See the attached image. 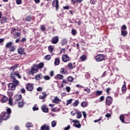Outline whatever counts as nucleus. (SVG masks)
I'll return each mask as SVG.
<instances>
[{
	"label": "nucleus",
	"mask_w": 130,
	"mask_h": 130,
	"mask_svg": "<svg viewBox=\"0 0 130 130\" xmlns=\"http://www.w3.org/2000/svg\"><path fill=\"white\" fill-rule=\"evenodd\" d=\"M12 83L9 84V88L12 91H15L16 90V87L17 86H18L19 82L16 78L14 79L11 80Z\"/></svg>",
	"instance_id": "1"
},
{
	"label": "nucleus",
	"mask_w": 130,
	"mask_h": 130,
	"mask_svg": "<svg viewBox=\"0 0 130 130\" xmlns=\"http://www.w3.org/2000/svg\"><path fill=\"white\" fill-rule=\"evenodd\" d=\"M1 116H2L3 120H7L10 118V114L6 112H3L1 113Z\"/></svg>",
	"instance_id": "2"
},
{
	"label": "nucleus",
	"mask_w": 130,
	"mask_h": 130,
	"mask_svg": "<svg viewBox=\"0 0 130 130\" xmlns=\"http://www.w3.org/2000/svg\"><path fill=\"white\" fill-rule=\"evenodd\" d=\"M104 55L98 54L95 57V59L96 61H102L104 59Z\"/></svg>",
	"instance_id": "3"
},
{
	"label": "nucleus",
	"mask_w": 130,
	"mask_h": 130,
	"mask_svg": "<svg viewBox=\"0 0 130 130\" xmlns=\"http://www.w3.org/2000/svg\"><path fill=\"white\" fill-rule=\"evenodd\" d=\"M112 98H111V96H108L106 98V105H108L109 106H110V105H111V104H112Z\"/></svg>",
	"instance_id": "4"
},
{
	"label": "nucleus",
	"mask_w": 130,
	"mask_h": 130,
	"mask_svg": "<svg viewBox=\"0 0 130 130\" xmlns=\"http://www.w3.org/2000/svg\"><path fill=\"white\" fill-rule=\"evenodd\" d=\"M52 6L56 8V11L58 10V0H54L52 3Z\"/></svg>",
	"instance_id": "5"
},
{
	"label": "nucleus",
	"mask_w": 130,
	"mask_h": 130,
	"mask_svg": "<svg viewBox=\"0 0 130 130\" xmlns=\"http://www.w3.org/2000/svg\"><path fill=\"white\" fill-rule=\"evenodd\" d=\"M62 60L63 62L70 61V57L67 54H64L62 56Z\"/></svg>",
	"instance_id": "6"
},
{
	"label": "nucleus",
	"mask_w": 130,
	"mask_h": 130,
	"mask_svg": "<svg viewBox=\"0 0 130 130\" xmlns=\"http://www.w3.org/2000/svg\"><path fill=\"white\" fill-rule=\"evenodd\" d=\"M74 123V126L77 127V128H81V124L80 123V121L77 120H75L73 121Z\"/></svg>",
	"instance_id": "7"
},
{
	"label": "nucleus",
	"mask_w": 130,
	"mask_h": 130,
	"mask_svg": "<svg viewBox=\"0 0 130 130\" xmlns=\"http://www.w3.org/2000/svg\"><path fill=\"white\" fill-rule=\"evenodd\" d=\"M18 54H20L21 55H23V54H26V53L25 52L24 49L22 47H19L18 49Z\"/></svg>",
	"instance_id": "8"
},
{
	"label": "nucleus",
	"mask_w": 130,
	"mask_h": 130,
	"mask_svg": "<svg viewBox=\"0 0 130 130\" xmlns=\"http://www.w3.org/2000/svg\"><path fill=\"white\" fill-rule=\"evenodd\" d=\"M26 89L27 90V91H33V89H34V87H33V85L31 84H28L26 85Z\"/></svg>",
	"instance_id": "9"
},
{
	"label": "nucleus",
	"mask_w": 130,
	"mask_h": 130,
	"mask_svg": "<svg viewBox=\"0 0 130 130\" xmlns=\"http://www.w3.org/2000/svg\"><path fill=\"white\" fill-rule=\"evenodd\" d=\"M58 37L55 36L52 39V44H56L58 42Z\"/></svg>",
	"instance_id": "10"
},
{
	"label": "nucleus",
	"mask_w": 130,
	"mask_h": 130,
	"mask_svg": "<svg viewBox=\"0 0 130 130\" xmlns=\"http://www.w3.org/2000/svg\"><path fill=\"white\" fill-rule=\"evenodd\" d=\"M41 109L43 112L46 113L48 112V108L47 106H46V105H43L41 107Z\"/></svg>",
	"instance_id": "11"
},
{
	"label": "nucleus",
	"mask_w": 130,
	"mask_h": 130,
	"mask_svg": "<svg viewBox=\"0 0 130 130\" xmlns=\"http://www.w3.org/2000/svg\"><path fill=\"white\" fill-rule=\"evenodd\" d=\"M60 100L59 99L58 97L55 96L54 99L52 100L53 103H55L56 104H57V103H59L60 102Z\"/></svg>",
	"instance_id": "12"
},
{
	"label": "nucleus",
	"mask_w": 130,
	"mask_h": 130,
	"mask_svg": "<svg viewBox=\"0 0 130 130\" xmlns=\"http://www.w3.org/2000/svg\"><path fill=\"white\" fill-rule=\"evenodd\" d=\"M25 105V102L24 101H21L18 102V107L19 108H22Z\"/></svg>",
	"instance_id": "13"
},
{
	"label": "nucleus",
	"mask_w": 130,
	"mask_h": 130,
	"mask_svg": "<svg viewBox=\"0 0 130 130\" xmlns=\"http://www.w3.org/2000/svg\"><path fill=\"white\" fill-rule=\"evenodd\" d=\"M41 130H49V126L48 125L44 124L41 127Z\"/></svg>",
	"instance_id": "14"
},
{
	"label": "nucleus",
	"mask_w": 130,
	"mask_h": 130,
	"mask_svg": "<svg viewBox=\"0 0 130 130\" xmlns=\"http://www.w3.org/2000/svg\"><path fill=\"white\" fill-rule=\"evenodd\" d=\"M35 79H36L37 81H39V80L43 79V76H42V74H38L36 75Z\"/></svg>",
	"instance_id": "15"
},
{
	"label": "nucleus",
	"mask_w": 130,
	"mask_h": 130,
	"mask_svg": "<svg viewBox=\"0 0 130 130\" xmlns=\"http://www.w3.org/2000/svg\"><path fill=\"white\" fill-rule=\"evenodd\" d=\"M55 79H56V80H62V79H63V76L61 74H57L55 76Z\"/></svg>",
	"instance_id": "16"
},
{
	"label": "nucleus",
	"mask_w": 130,
	"mask_h": 130,
	"mask_svg": "<svg viewBox=\"0 0 130 130\" xmlns=\"http://www.w3.org/2000/svg\"><path fill=\"white\" fill-rule=\"evenodd\" d=\"M68 44V40L66 39H63L61 41V45L63 46L64 45H67Z\"/></svg>",
	"instance_id": "17"
},
{
	"label": "nucleus",
	"mask_w": 130,
	"mask_h": 130,
	"mask_svg": "<svg viewBox=\"0 0 130 130\" xmlns=\"http://www.w3.org/2000/svg\"><path fill=\"white\" fill-rule=\"evenodd\" d=\"M14 99L16 101H19V100H21L22 99V95L21 94H17L14 96Z\"/></svg>",
	"instance_id": "18"
},
{
	"label": "nucleus",
	"mask_w": 130,
	"mask_h": 130,
	"mask_svg": "<svg viewBox=\"0 0 130 130\" xmlns=\"http://www.w3.org/2000/svg\"><path fill=\"white\" fill-rule=\"evenodd\" d=\"M7 21H8V18H7L6 17H2L1 18V24L7 23Z\"/></svg>",
	"instance_id": "19"
},
{
	"label": "nucleus",
	"mask_w": 130,
	"mask_h": 130,
	"mask_svg": "<svg viewBox=\"0 0 130 130\" xmlns=\"http://www.w3.org/2000/svg\"><path fill=\"white\" fill-rule=\"evenodd\" d=\"M47 96V94H46V93H44V92H43L42 93V94H41L40 96H39V99H45V98H46V96Z\"/></svg>",
	"instance_id": "20"
},
{
	"label": "nucleus",
	"mask_w": 130,
	"mask_h": 130,
	"mask_svg": "<svg viewBox=\"0 0 130 130\" xmlns=\"http://www.w3.org/2000/svg\"><path fill=\"white\" fill-rule=\"evenodd\" d=\"M60 73L63 75H66V74L68 73V72L67 71L66 69H64V68H61Z\"/></svg>",
	"instance_id": "21"
},
{
	"label": "nucleus",
	"mask_w": 130,
	"mask_h": 130,
	"mask_svg": "<svg viewBox=\"0 0 130 130\" xmlns=\"http://www.w3.org/2000/svg\"><path fill=\"white\" fill-rule=\"evenodd\" d=\"M67 67L70 70H73V69H75V68H76V66H73V64H72V63H69Z\"/></svg>",
	"instance_id": "22"
},
{
	"label": "nucleus",
	"mask_w": 130,
	"mask_h": 130,
	"mask_svg": "<svg viewBox=\"0 0 130 130\" xmlns=\"http://www.w3.org/2000/svg\"><path fill=\"white\" fill-rule=\"evenodd\" d=\"M14 39H16V38H19V37H20L21 34L19 32H15L14 34Z\"/></svg>",
	"instance_id": "23"
},
{
	"label": "nucleus",
	"mask_w": 130,
	"mask_h": 130,
	"mask_svg": "<svg viewBox=\"0 0 130 130\" xmlns=\"http://www.w3.org/2000/svg\"><path fill=\"white\" fill-rule=\"evenodd\" d=\"M44 67V63L43 62H41L37 65V68L38 69H42Z\"/></svg>",
	"instance_id": "24"
},
{
	"label": "nucleus",
	"mask_w": 130,
	"mask_h": 130,
	"mask_svg": "<svg viewBox=\"0 0 130 130\" xmlns=\"http://www.w3.org/2000/svg\"><path fill=\"white\" fill-rule=\"evenodd\" d=\"M81 107L85 108V107H87V106H88V103H87V102H82V103L81 104Z\"/></svg>",
	"instance_id": "25"
},
{
	"label": "nucleus",
	"mask_w": 130,
	"mask_h": 130,
	"mask_svg": "<svg viewBox=\"0 0 130 130\" xmlns=\"http://www.w3.org/2000/svg\"><path fill=\"white\" fill-rule=\"evenodd\" d=\"M59 58H55L54 64L55 66H58L59 64Z\"/></svg>",
	"instance_id": "26"
},
{
	"label": "nucleus",
	"mask_w": 130,
	"mask_h": 130,
	"mask_svg": "<svg viewBox=\"0 0 130 130\" xmlns=\"http://www.w3.org/2000/svg\"><path fill=\"white\" fill-rule=\"evenodd\" d=\"M10 78L11 79V80H14L15 79H16V75H15V73H14V72H11L10 73Z\"/></svg>",
	"instance_id": "27"
},
{
	"label": "nucleus",
	"mask_w": 130,
	"mask_h": 130,
	"mask_svg": "<svg viewBox=\"0 0 130 130\" xmlns=\"http://www.w3.org/2000/svg\"><path fill=\"white\" fill-rule=\"evenodd\" d=\"M13 73H14V75L15 76H16V77H18V79H21V75H20V73H19V72H18V71L14 72L13 71Z\"/></svg>",
	"instance_id": "28"
},
{
	"label": "nucleus",
	"mask_w": 130,
	"mask_h": 130,
	"mask_svg": "<svg viewBox=\"0 0 130 130\" xmlns=\"http://www.w3.org/2000/svg\"><path fill=\"white\" fill-rule=\"evenodd\" d=\"M48 49L49 52H50V53H52L53 49H54V48L52 46L50 45L48 47Z\"/></svg>",
	"instance_id": "29"
},
{
	"label": "nucleus",
	"mask_w": 130,
	"mask_h": 130,
	"mask_svg": "<svg viewBox=\"0 0 130 130\" xmlns=\"http://www.w3.org/2000/svg\"><path fill=\"white\" fill-rule=\"evenodd\" d=\"M57 122L56 120H53L51 122V126L52 127H55L56 126V124Z\"/></svg>",
	"instance_id": "30"
},
{
	"label": "nucleus",
	"mask_w": 130,
	"mask_h": 130,
	"mask_svg": "<svg viewBox=\"0 0 130 130\" xmlns=\"http://www.w3.org/2000/svg\"><path fill=\"white\" fill-rule=\"evenodd\" d=\"M121 33L122 36H123L124 37L125 36H126V35H127V31H126V30H121Z\"/></svg>",
	"instance_id": "31"
},
{
	"label": "nucleus",
	"mask_w": 130,
	"mask_h": 130,
	"mask_svg": "<svg viewBox=\"0 0 130 130\" xmlns=\"http://www.w3.org/2000/svg\"><path fill=\"white\" fill-rule=\"evenodd\" d=\"M18 67H19V64H16L14 65V66L11 67L10 68V69L11 70H13V71L14 72V71H15V70H16L17 69V68H18Z\"/></svg>",
	"instance_id": "32"
},
{
	"label": "nucleus",
	"mask_w": 130,
	"mask_h": 130,
	"mask_svg": "<svg viewBox=\"0 0 130 130\" xmlns=\"http://www.w3.org/2000/svg\"><path fill=\"white\" fill-rule=\"evenodd\" d=\"M76 113H77V115H76L77 118L79 119L81 118V117H82V114L81 113V112H77Z\"/></svg>",
	"instance_id": "33"
},
{
	"label": "nucleus",
	"mask_w": 130,
	"mask_h": 130,
	"mask_svg": "<svg viewBox=\"0 0 130 130\" xmlns=\"http://www.w3.org/2000/svg\"><path fill=\"white\" fill-rule=\"evenodd\" d=\"M2 101L3 103H5V102H7V101H8V98H7V96H4L2 98Z\"/></svg>",
	"instance_id": "34"
},
{
	"label": "nucleus",
	"mask_w": 130,
	"mask_h": 130,
	"mask_svg": "<svg viewBox=\"0 0 130 130\" xmlns=\"http://www.w3.org/2000/svg\"><path fill=\"white\" fill-rule=\"evenodd\" d=\"M80 59H81V60L82 61H85V60H86V59H87V57L86 56V55H82L81 57H80Z\"/></svg>",
	"instance_id": "35"
},
{
	"label": "nucleus",
	"mask_w": 130,
	"mask_h": 130,
	"mask_svg": "<svg viewBox=\"0 0 130 130\" xmlns=\"http://www.w3.org/2000/svg\"><path fill=\"white\" fill-rule=\"evenodd\" d=\"M72 105L73 107H77V106L79 105V101H75V102L73 103Z\"/></svg>",
	"instance_id": "36"
},
{
	"label": "nucleus",
	"mask_w": 130,
	"mask_h": 130,
	"mask_svg": "<svg viewBox=\"0 0 130 130\" xmlns=\"http://www.w3.org/2000/svg\"><path fill=\"white\" fill-rule=\"evenodd\" d=\"M37 72H38V70H37V69L31 68V73L32 74H36V73H37Z\"/></svg>",
	"instance_id": "37"
},
{
	"label": "nucleus",
	"mask_w": 130,
	"mask_h": 130,
	"mask_svg": "<svg viewBox=\"0 0 130 130\" xmlns=\"http://www.w3.org/2000/svg\"><path fill=\"white\" fill-rule=\"evenodd\" d=\"M12 44L13 43L12 42H10L6 44V47H7V48H10V47H12Z\"/></svg>",
	"instance_id": "38"
},
{
	"label": "nucleus",
	"mask_w": 130,
	"mask_h": 130,
	"mask_svg": "<svg viewBox=\"0 0 130 130\" xmlns=\"http://www.w3.org/2000/svg\"><path fill=\"white\" fill-rule=\"evenodd\" d=\"M67 80H68V82H73V81H74V77H73L72 76H69L67 78Z\"/></svg>",
	"instance_id": "39"
},
{
	"label": "nucleus",
	"mask_w": 130,
	"mask_h": 130,
	"mask_svg": "<svg viewBox=\"0 0 130 130\" xmlns=\"http://www.w3.org/2000/svg\"><path fill=\"white\" fill-rule=\"evenodd\" d=\"M51 58L50 55H47L45 56V59L46 60H49Z\"/></svg>",
	"instance_id": "40"
},
{
	"label": "nucleus",
	"mask_w": 130,
	"mask_h": 130,
	"mask_svg": "<svg viewBox=\"0 0 130 130\" xmlns=\"http://www.w3.org/2000/svg\"><path fill=\"white\" fill-rule=\"evenodd\" d=\"M7 94L9 97V98H12L13 97V92L12 91H8Z\"/></svg>",
	"instance_id": "41"
},
{
	"label": "nucleus",
	"mask_w": 130,
	"mask_h": 130,
	"mask_svg": "<svg viewBox=\"0 0 130 130\" xmlns=\"http://www.w3.org/2000/svg\"><path fill=\"white\" fill-rule=\"evenodd\" d=\"M120 120L123 123H124V117H123V115H121L120 116Z\"/></svg>",
	"instance_id": "42"
},
{
	"label": "nucleus",
	"mask_w": 130,
	"mask_h": 130,
	"mask_svg": "<svg viewBox=\"0 0 130 130\" xmlns=\"http://www.w3.org/2000/svg\"><path fill=\"white\" fill-rule=\"evenodd\" d=\"M40 29L43 32H44V31L46 30V28L44 25H41L40 26Z\"/></svg>",
	"instance_id": "43"
},
{
	"label": "nucleus",
	"mask_w": 130,
	"mask_h": 130,
	"mask_svg": "<svg viewBox=\"0 0 130 130\" xmlns=\"http://www.w3.org/2000/svg\"><path fill=\"white\" fill-rule=\"evenodd\" d=\"M103 93V91L101 90H98L95 93V95H96V96H99L100 95H101Z\"/></svg>",
	"instance_id": "44"
},
{
	"label": "nucleus",
	"mask_w": 130,
	"mask_h": 130,
	"mask_svg": "<svg viewBox=\"0 0 130 130\" xmlns=\"http://www.w3.org/2000/svg\"><path fill=\"white\" fill-rule=\"evenodd\" d=\"M72 102H73V99H72L70 100H67V104H66L67 106H68V105L71 104V103H72Z\"/></svg>",
	"instance_id": "45"
},
{
	"label": "nucleus",
	"mask_w": 130,
	"mask_h": 130,
	"mask_svg": "<svg viewBox=\"0 0 130 130\" xmlns=\"http://www.w3.org/2000/svg\"><path fill=\"white\" fill-rule=\"evenodd\" d=\"M31 20H32V17L30 16H28L26 18V21L27 22H30V21H31Z\"/></svg>",
	"instance_id": "46"
},
{
	"label": "nucleus",
	"mask_w": 130,
	"mask_h": 130,
	"mask_svg": "<svg viewBox=\"0 0 130 130\" xmlns=\"http://www.w3.org/2000/svg\"><path fill=\"white\" fill-rule=\"evenodd\" d=\"M25 125L26 127H31V126H32V123L27 122Z\"/></svg>",
	"instance_id": "47"
},
{
	"label": "nucleus",
	"mask_w": 130,
	"mask_h": 130,
	"mask_svg": "<svg viewBox=\"0 0 130 130\" xmlns=\"http://www.w3.org/2000/svg\"><path fill=\"white\" fill-rule=\"evenodd\" d=\"M9 105H13V99L12 98H9Z\"/></svg>",
	"instance_id": "48"
},
{
	"label": "nucleus",
	"mask_w": 130,
	"mask_h": 130,
	"mask_svg": "<svg viewBox=\"0 0 130 130\" xmlns=\"http://www.w3.org/2000/svg\"><path fill=\"white\" fill-rule=\"evenodd\" d=\"M84 91H85V92H87V93H90L91 92V89H90V88H89L88 87H86L84 89Z\"/></svg>",
	"instance_id": "49"
},
{
	"label": "nucleus",
	"mask_w": 130,
	"mask_h": 130,
	"mask_svg": "<svg viewBox=\"0 0 130 130\" xmlns=\"http://www.w3.org/2000/svg\"><path fill=\"white\" fill-rule=\"evenodd\" d=\"M16 50V47L15 46H11L10 48V51H15Z\"/></svg>",
	"instance_id": "50"
},
{
	"label": "nucleus",
	"mask_w": 130,
	"mask_h": 130,
	"mask_svg": "<svg viewBox=\"0 0 130 130\" xmlns=\"http://www.w3.org/2000/svg\"><path fill=\"white\" fill-rule=\"evenodd\" d=\"M72 35H76V34H77V30H76V29H72Z\"/></svg>",
	"instance_id": "51"
},
{
	"label": "nucleus",
	"mask_w": 130,
	"mask_h": 130,
	"mask_svg": "<svg viewBox=\"0 0 130 130\" xmlns=\"http://www.w3.org/2000/svg\"><path fill=\"white\" fill-rule=\"evenodd\" d=\"M16 3L17 5H21L22 4V0H16Z\"/></svg>",
	"instance_id": "52"
},
{
	"label": "nucleus",
	"mask_w": 130,
	"mask_h": 130,
	"mask_svg": "<svg viewBox=\"0 0 130 130\" xmlns=\"http://www.w3.org/2000/svg\"><path fill=\"white\" fill-rule=\"evenodd\" d=\"M16 31H17V29H16L15 27H13L11 30V34H13V33H14V32H16Z\"/></svg>",
	"instance_id": "53"
},
{
	"label": "nucleus",
	"mask_w": 130,
	"mask_h": 130,
	"mask_svg": "<svg viewBox=\"0 0 130 130\" xmlns=\"http://www.w3.org/2000/svg\"><path fill=\"white\" fill-rule=\"evenodd\" d=\"M44 79L46 80H50V77L48 76H45L44 77Z\"/></svg>",
	"instance_id": "54"
},
{
	"label": "nucleus",
	"mask_w": 130,
	"mask_h": 130,
	"mask_svg": "<svg viewBox=\"0 0 130 130\" xmlns=\"http://www.w3.org/2000/svg\"><path fill=\"white\" fill-rule=\"evenodd\" d=\"M82 114H83L84 118H86L87 117V114L86 113V112H85V111H83L82 112Z\"/></svg>",
	"instance_id": "55"
},
{
	"label": "nucleus",
	"mask_w": 130,
	"mask_h": 130,
	"mask_svg": "<svg viewBox=\"0 0 130 130\" xmlns=\"http://www.w3.org/2000/svg\"><path fill=\"white\" fill-rule=\"evenodd\" d=\"M12 112V110L10 108H7V113H8L9 115Z\"/></svg>",
	"instance_id": "56"
},
{
	"label": "nucleus",
	"mask_w": 130,
	"mask_h": 130,
	"mask_svg": "<svg viewBox=\"0 0 130 130\" xmlns=\"http://www.w3.org/2000/svg\"><path fill=\"white\" fill-rule=\"evenodd\" d=\"M70 128H71V125H68V126L67 127H66L64 129V130H69L70 129Z\"/></svg>",
	"instance_id": "57"
},
{
	"label": "nucleus",
	"mask_w": 130,
	"mask_h": 130,
	"mask_svg": "<svg viewBox=\"0 0 130 130\" xmlns=\"http://www.w3.org/2000/svg\"><path fill=\"white\" fill-rule=\"evenodd\" d=\"M122 93H125L126 90V87H122L121 88Z\"/></svg>",
	"instance_id": "58"
},
{
	"label": "nucleus",
	"mask_w": 130,
	"mask_h": 130,
	"mask_svg": "<svg viewBox=\"0 0 130 130\" xmlns=\"http://www.w3.org/2000/svg\"><path fill=\"white\" fill-rule=\"evenodd\" d=\"M60 52L61 53H62V52H63V53H66V49L64 48L61 49Z\"/></svg>",
	"instance_id": "59"
},
{
	"label": "nucleus",
	"mask_w": 130,
	"mask_h": 130,
	"mask_svg": "<svg viewBox=\"0 0 130 130\" xmlns=\"http://www.w3.org/2000/svg\"><path fill=\"white\" fill-rule=\"evenodd\" d=\"M39 108H38V107H36V106H34L32 108V110H34V111H35L36 110H39Z\"/></svg>",
	"instance_id": "60"
},
{
	"label": "nucleus",
	"mask_w": 130,
	"mask_h": 130,
	"mask_svg": "<svg viewBox=\"0 0 130 130\" xmlns=\"http://www.w3.org/2000/svg\"><path fill=\"white\" fill-rule=\"evenodd\" d=\"M110 90H111V88H108L106 89V92L108 94H109V91H110Z\"/></svg>",
	"instance_id": "61"
},
{
	"label": "nucleus",
	"mask_w": 130,
	"mask_h": 130,
	"mask_svg": "<svg viewBox=\"0 0 130 130\" xmlns=\"http://www.w3.org/2000/svg\"><path fill=\"white\" fill-rule=\"evenodd\" d=\"M105 117L107 118L111 117V114L107 113V114L105 115Z\"/></svg>",
	"instance_id": "62"
},
{
	"label": "nucleus",
	"mask_w": 130,
	"mask_h": 130,
	"mask_svg": "<svg viewBox=\"0 0 130 130\" xmlns=\"http://www.w3.org/2000/svg\"><path fill=\"white\" fill-rule=\"evenodd\" d=\"M66 90L67 92H70L71 91V88L69 86L66 87Z\"/></svg>",
	"instance_id": "63"
},
{
	"label": "nucleus",
	"mask_w": 130,
	"mask_h": 130,
	"mask_svg": "<svg viewBox=\"0 0 130 130\" xmlns=\"http://www.w3.org/2000/svg\"><path fill=\"white\" fill-rule=\"evenodd\" d=\"M26 40V39L25 38H23L20 41V42H25Z\"/></svg>",
	"instance_id": "64"
}]
</instances>
